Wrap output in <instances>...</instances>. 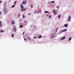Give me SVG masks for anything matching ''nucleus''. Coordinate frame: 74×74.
<instances>
[{
	"mask_svg": "<svg viewBox=\"0 0 74 74\" xmlns=\"http://www.w3.org/2000/svg\"><path fill=\"white\" fill-rule=\"evenodd\" d=\"M5 32L4 30L3 31V30H1V31H0L1 33H3V32Z\"/></svg>",
	"mask_w": 74,
	"mask_h": 74,
	"instance_id": "6ab92c4d",
	"label": "nucleus"
},
{
	"mask_svg": "<svg viewBox=\"0 0 74 74\" xmlns=\"http://www.w3.org/2000/svg\"><path fill=\"white\" fill-rule=\"evenodd\" d=\"M57 8H58V9H59V6H57Z\"/></svg>",
	"mask_w": 74,
	"mask_h": 74,
	"instance_id": "c756f323",
	"label": "nucleus"
},
{
	"mask_svg": "<svg viewBox=\"0 0 74 74\" xmlns=\"http://www.w3.org/2000/svg\"><path fill=\"white\" fill-rule=\"evenodd\" d=\"M54 37V36H52V38H53Z\"/></svg>",
	"mask_w": 74,
	"mask_h": 74,
	"instance_id": "c9c22d12",
	"label": "nucleus"
},
{
	"mask_svg": "<svg viewBox=\"0 0 74 74\" xmlns=\"http://www.w3.org/2000/svg\"><path fill=\"white\" fill-rule=\"evenodd\" d=\"M51 18V16L50 15H49V18Z\"/></svg>",
	"mask_w": 74,
	"mask_h": 74,
	"instance_id": "b1692460",
	"label": "nucleus"
},
{
	"mask_svg": "<svg viewBox=\"0 0 74 74\" xmlns=\"http://www.w3.org/2000/svg\"><path fill=\"white\" fill-rule=\"evenodd\" d=\"M19 16H20V14H19L18 15V17H19Z\"/></svg>",
	"mask_w": 74,
	"mask_h": 74,
	"instance_id": "2f4dec72",
	"label": "nucleus"
},
{
	"mask_svg": "<svg viewBox=\"0 0 74 74\" xmlns=\"http://www.w3.org/2000/svg\"><path fill=\"white\" fill-rule=\"evenodd\" d=\"M67 25H68L67 24H65L64 25V27H67Z\"/></svg>",
	"mask_w": 74,
	"mask_h": 74,
	"instance_id": "4468645a",
	"label": "nucleus"
},
{
	"mask_svg": "<svg viewBox=\"0 0 74 74\" xmlns=\"http://www.w3.org/2000/svg\"><path fill=\"white\" fill-rule=\"evenodd\" d=\"M26 0H24L22 2V4H24V5L26 4Z\"/></svg>",
	"mask_w": 74,
	"mask_h": 74,
	"instance_id": "20e7f679",
	"label": "nucleus"
},
{
	"mask_svg": "<svg viewBox=\"0 0 74 74\" xmlns=\"http://www.w3.org/2000/svg\"><path fill=\"white\" fill-rule=\"evenodd\" d=\"M21 7L22 10H21V12H23V11H25V10H26V9L23 8V6L22 5V4H21Z\"/></svg>",
	"mask_w": 74,
	"mask_h": 74,
	"instance_id": "f257e3e1",
	"label": "nucleus"
},
{
	"mask_svg": "<svg viewBox=\"0 0 74 74\" xmlns=\"http://www.w3.org/2000/svg\"><path fill=\"white\" fill-rule=\"evenodd\" d=\"M12 25H14L15 24V21H12L11 22Z\"/></svg>",
	"mask_w": 74,
	"mask_h": 74,
	"instance_id": "6e6552de",
	"label": "nucleus"
},
{
	"mask_svg": "<svg viewBox=\"0 0 74 74\" xmlns=\"http://www.w3.org/2000/svg\"><path fill=\"white\" fill-rule=\"evenodd\" d=\"M24 33H25L23 32V34H24Z\"/></svg>",
	"mask_w": 74,
	"mask_h": 74,
	"instance_id": "a18cd8bd",
	"label": "nucleus"
},
{
	"mask_svg": "<svg viewBox=\"0 0 74 74\" xmlns=\"http://www.w3.org/2000/svg\"><path fill=\"white\" fill-rule=\"evenodd\" d=\"M56 10L55 9H53L52 10L53 13L54 15H56Z\"/></svg>",
	"mask_w": 74,
	"mask_h": 74,
	"instance_id": "7ed1b4c3",
	"label": "nucleus"
},
{
	"mask_svg": "<svg viewBox=\"0 0 74 74\" xmlns=\"http://www.w3.org/2000/svg\"><path fill=\"white\" fill-rule=\"evenodd\" d=\"M14 34H12L11 35V37H14Z\"/></svg>",
	"mask_w": 74,
	"mask_h": 74,
	"instance_id": "412c9836",
	"label": "nucleus"
},
{
	"mask_svg": "<svg viewBox=\"0 0 74 74\" xmlns=\"http://www.w3.org/2000/svg\"><path fill=\"white\" fill-rule=\"evenodd\" d=\"M71 40V37L69 38V40H68L69 41H70V40Z\"/></svg>",
	"mask_w": 74,
	"mask_h": 74,
	"instance_id": "f3484780",
	"label": "nucleus"
},
{
	"mask_svg": "<svg viewBox=\"0 0 74 74\" xmlns=\"http://www.w3.org/2000/svg\"><path fill=\"white\" fill-rule=\"evenodd\" d=\"M58 28H57V29H56V32H57V31H58Z\"/></svg>",
	"mask_w": 74,
	"mask_h": 74,
	"instance_id": "393cba45",
	"label": "nucleus"
},
{
	"mask_svg": "<svg viewBox=\"0 0 74 74\" xmlns=\"http://www.w3.org/2000/svg\"><path fill=\"white\" fill-rule=\"evenodd\" d=\"M67 31V29H64L62 31V32H66Z\"/></svg>",
	"mask_w": 74,
	"mask_h": 74,
	"instance_id": "1a4fd4ad",
	"label": "nucleus"
},
{
	"mask_svg": "<svg viewBox=\"0 0 74 74\" xmlns=\"http://www.w3.org/2000/svg\"><path fill=\"white\" fill-rule=\"evenodd\" d=\"M23 38H24L25 41H26V39L25 38V37H24V36L23 37Z\"/></svg>",
	"mask_w": 74,
	"mask_h": 74,
	"instance_id": "5701e85b",
	"label": "nucleus"
},
{
	"mask_svg": "<svg viewBox=\"0 0 74 74\" xmlns=\"http://www.w3.org/2000/svg\"><path fill=\"white\" fill-rule=\"evenodd\" d=\"M1 23V21H0V24Z\"/></svg>",
	"mask_w": 74,
	"mask_h": 74,
	"instance_id": "4c0bfd02",
	"label": "nucleus"
},
{
	"mask_svg": "<svg viewBox=\"0 0 74 74\" xmlns=\"http://www.w3.org/2000/svg\"><path fill=\"white\" fill-rule=\"evenodd\" d=\"M24 23H25V25H26L27 24V22L26 21H24Z\"/></svg>",
	"mask_w": 74,
	"mask_h": 74,
	"instance_id": "ddd939ff",
	"label": "nucleus"
},
{
	"mask_svg": "<svg viewBox=\"0 0 74 74\" xmlns=\"http://www.w3.org/2000/svg\"><path fill=\"white\" fill-rule=\"evenodd\" d=\"M48 3H49V4H51V2H49Z\"/></svg>",
	"mask_w": 74,
	"mask_h": 74,
	"instance_id": "f704fd0d",
	"label": "nucleus"
},
{
	"mask_svg": "<svg viewBox=\"0 0 74 74\" xmlns=\"http://www.w3.org/2000/svg\"><path fill=\"white\" fill-rule=\"evenodd\" d=\"M49 16V15L48 14L46 15V16Z\"/></svg>",
	"mask_w": 74,
	"mask_h": 74,
	"instance_id": "a19ab883",
	"label": "nucleus"
},
{
	"mask_svg": "<svg viewBox=\"0 0 74 74\" xmlns=\"http://www.w3.org/2000/svg\"><path fill=\"white\" fill-rule=\"evenodd\" d=\"M6 2H5L4 3V4H3V6H4V7H5V5H6Z\"/></svg>",
	"mask_w": 74,
	"mask_h": 74,
	"instance_id": "9d476101",
	"label": "nucleus"
},
{
	"mask_svg": "<svg viewBox=\"0 0 74 74\" xmlns=\"http://www.w3.org/2000/svg\"><path fill=\"white\" fill-rule=\"evenodd\" d=\"M34 38H37V37H34Z\"/></svg>",
	"mask_w": 74,
	"mask_h": 74,
	"instance_id": "473e14b6",
	"label": "nucleus"
},
{
	"mask_svg": "<svg viewBox=\"0 0 74 74\" xmlns=\"http://www.w3.org/2000/svg\"><path fill=\"white\" fill-rule=\"evenodd\" d=\"M32 26H33V25H32L31 26H30V27H32Z\"/></svg>",
	"mask_w": 74,
	"mask_h": 74,
	"instance_id": "58836bf2",
	"label": "nucleus"
},
{
	"mask_svg": "<svg viewBox=\"0 0 74 74\" xmlns=\"http://www.w3.org/2000/svg\"><path fill=\"white\" fill-rule=\"evenodd\" d=\"M53 34H54V33L52 34V36H53Z\"/></svg>",
	"mask_w": 74,
	"mask_h": 74,
	"instance_id": "79ce46f5",
	"label": "nucleus"
},
{
	"mask_svg": "<svg viewBox=\"0 0 74 74\" xmlns=\"http://www.w3.org/2000/svg\"><path fill=\"white\" fill-rule=\"evenodd\" d=\"M34 28L35 27V26H34Z\"/></svg>",
	"mask_w": 74,
	"mask_h": 74,
	"instance_id": "49530a36",
	"label": "nucleus"
},
{
	"mask_svg": "<svg viewBox=\"0 0 74 74\" xmlns=\"http://www.w3.org/2000/svg\"><path fill=\"white\" fill-rule=\"evenodd\" d=\"M4 14L6 15V14L7 13V10L6 7H4L3 10Z\"/></svg>",
	"mask_w": 74,
	"mask_h": 74,
	"instance_id": "f03ea898",
	"label": "nucleus"
},
{
	"mask_svg": "<svg viewBox=\"0 0 74 74\" xmlns=\"http://www.w3.org/2000/svg\"><path fill=\"white\" fill-rule=\"evenodd\" d=\"M2 26V24H0V27H1Z\"/></svg>",
	"mask_w": 74,
	"mask_h": 74,
	"instance_id": "7c9ffc66",
	"label": "nucleus"
},
{
	"mask_svg": "<svg viewBox=\"0 0 74 74\" xmlns=\"http://www.w3.org/2000/svg\"><path fill=\"white\" fill-rule=\"evenodd\" d=\"M31 8H33V5H31Z\"/></svg>",
	"mask_w": 74,
	"mask_h": 74,
	"instance_id": "cd10ccee",
	"label": "nucleus"
},
{
	"mask_svg": "<svg viewBox=\"0 0 74 74\" xmlns=\"http://www.w3.org/2000/svg\"><path fill=\"white\" fill-rule=\"evenodd\" d=\"M15 7V5H13L12 6V7Z\"/></svg>",
	"mask_w": 74,
	"mask_h": 74,
	"instance_id": "c85d7f7f",
	"label": "nucleus"
},
{
	"mask_svg": "<svg viewBox=\"0 0 74 74\" xmlns=\"http://www.w3.org/2000/svg\"><path fill=\"white\" fill-rule=\"evenodd\" d=\"M64 39H66V37L65 36H64L62 37L60 39L61 40H64Z\"/></svg>",
	"mask_w": 74,
	"mask_h": 74,
	"instance_id": "423d86ee",
	"label": "nucleus"
},
{
	"mask_svg": "<svg viewBox=\"0 0 74 74\" xmlns=\"http://www.w3.org/2000/svg\"><path fill=\"white\" fill-rule=\"evenodd\" d=\"M29 40H30V37H28Z\"/></svg>",
	"mask_w": 74,
	"mask_h": 74,
	"instance_id": "a878e982",
	"label": "nucleus"
},
{
	"mask_svg": "<svg viewBox=\"0 0 74 74\" xmlns=\"http://www.w3.org/2000/svg\"><path fill=\"white\" fill-rule=\"evenodd\" d=\"M29 15H31V14L30 13H29Z\"/></svg>",
	"mask_w": 74,
	"mask_h": 74,
	"instance_id": "ea45409f",
	"label": "nucleus"
},
{
	"mask_svg": "<svg viewBox=\"0 0 74 74\" xmlns=\"http://www.w3.org/2000/svg\"><path fill=\"white\" fill-rule=\"evenodd\" d=\"M41 37H42V36H41V35H39L38 36V38H41Z\"/></svg>",
	"mask_w": 74,
	"mask_h": 74,
	"instance_id": "f8f14e48",
	"label": "nucleus"
},
{
	"mask_svg": "<svg viewBox=\"0 0 74 74\" xmlns=\"http://www.w3.org/2000/svg\"><path fill=\"white\" fill-rule=\"evenodd\" d=\"M41 12V10H40L39 11L36 13V14H38V13H40Z\"/></svg>",
	"mask_w": 74,
	"mask_h": 74,
	"instance_id": "a211bd4d",
	"label": "nucleus"
},
{
	"mask_svg": "<svg viewBox=\"0 0 74 74\" xmlns=\"http://www.w3.org/2000/svg\"><path fill=\"white\" fill-rule=\"evenodd\" d=\"M19 27H20V28H22V27H23V26H22V25H20L19 26Z\"/></svg>",
	"mask_w": 74,
	"mask_h": 74,
	"instance_id": "dca6fc26",
	"label": "nucleus"
},
{
	"mask_svg": "<svg viewBox=\"0 0 74 74\" xmlns=\"http://www.w3.org/2000/svg\"><path fill=\"white\" fill-rule=\"evenodd\" d=\"M16 2H17L16 1L14 2V5H15L16 4Z\"/></svg>",
	"mask_w": 74,
	"mask_h": 74,
	"instance_id": "aec40b11",
	"label": "nucleus"
},
{
	"mask_svg": "<svg viewBox=\"0 0 74 74\" xmlns=\"http://www.w3.org/2000/svg\"><path fill=\"white\" fill-rule=\"evenodd\" d=\"M23 18H25V15H24V14L23 15Z\"/></svg>",
	"mask_w": 74,
	"mask_h": 74,
	"instance_id": "bb28decb",
	"label": "nucleus"
},
{
	"mask_svg": "<svg viewBox=\"0 0 74 74\" xmlns=\"http://www.w3.org/2000/svg\"><path fill=\"white\" fill-rule=\"evenodd\" d=\"M13 28L14 29V30L15 32H16V28L15 27V26H14Z\"/></svg>",
	"mask_w": 74,
	"mask_h": 74,
	"instance_id": "39448f33",
	"label": "nucleus"
},
{
	"mask_svg": "<svg viewBox=\"0 0 74 74\" xmlns=\"http://www.w3.org/2000/svg\"><path fill=\"white\" fill-rule=\"evenodd\" d=\"M34 14H36V12H34Z\"/></svg>",
	"mask_w": 74,
	"mask_h": 74,
	"instance_id": "e433bc0d",
	"label": "nucleus"
},
{
	"mask_svg": "<svg viewBox=\"0 0 74 74\" xmlns=\"http://www.w3.org/2000/svg\"><path fill=\"white\" fill-rule=\"evenodd\" d=\"M45 14H49V12L47 11H45Z\"/></svg>",
	"mask_w": 74,
	"mask_h": 74,
	"instance_id": "9b49d317",
	"label": "nucleus"
},
{
	"mask_svg": "<svg viewBox=\"0 0 74 74\" xmlns=\"http://www.w3.org/2000/svg\"><path fill=\"white\" fill-rule=\"evenodd\" d=\"M51 3H55V1H51Z\"/></svg>",
	"mask_w": 74,
	"mask_h": 74,
	"instance_id": "4be33fe9",
	"label": "nucleus"
},
{
	"mask_svg": "<svg viewBox=\"0 0 74 74\" xmlns=\"http://www.w3.org/2000/svg\"><path fill=\"white\" fill-rule=\"evenodd\" d=\"M61 34V33H58V34Z\"/></svg>",
	"mask_w": 74,
	"mask_h": 74,
	"instance_id": "37998d69",
	"label": "nucleus"
},
{
	"mask_svg": "<svg viewBox=\"0 0 74 74\" xmlns=\"http://www.w3.org/2000/svg\"><path fill=\"white\" fill-rule=\"evenodd\" d=\"M2 2V1H0V3H1Z\"/></svg>",
	"mask_w": 74,
	"mask_h": 74,
	"instance_id": "72a5a7b5",
	"label": "nucleus"
},
{
	"mask_svg": "<svg viewBox=\"0 0 74 74\" xmlns=\"http://www.w3.org/2000/svg\"><path fill=\"white\" fill-rule=\"evenodd\" d=\"M60 16H61V15L60 14L58 16V18L59 19L60 18Z\"/></svg>",
	"mask_w": 74,
	"mask_h": 74,
	"instance_id": "2eb2a0df",
	"label": "nucleus"
},
{
	"mask_svg": "<svg viewBox=\"0 0 74 74\" xmlns=\"http://www.w3.org/2000/svg\"><path fill=\"white\" fill-rule=\"evenodd\" d=\"M1 14V12H0V14Z\"/></svg>",
	"mask_w": 74,
	"mask_h": 74,
	"instance_id": "c03bdc74",
	"label": "nucleus"
},
{
	"mask_svg": "<svg viewBox=\"0 0 74 74\" xmlns=\"http://www.w3.org/2000/svg\"><path fill=\"white\" fill-rule=\"evenodd\" d=\"M71 19V17L69 16L68 18V20L69 22L70 21V19Z\"/></svg>",
	"mask_w": 74,
	"mask_h": 74,
	"instance_id": "0eeeda50",
	"label": "nucleus"
}]
</instances>
